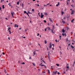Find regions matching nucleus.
<instances>
[{
    "mask_svg": "<svg viewBox=\"0 0 75 75\" xmlns=\"http://www.w3.org/2000/svg\"><path fill=\"white\" fill-rule=\"evenodd\" d=\"M66 68H67V69H68L67 70H68V69H69V65L68 64H67Z\"/></svg>",
    "mask_w": 75,
    "mask_h": 75,
    "instance_id": "obj_1",
    "label": "nucleus"
},
{
    "mask_svg": "<svg viewBox=\"0 0 75 75\" xmlns=\"http://www.w3.org/2000/svg\"><path fill=\"white\" fill-rule=\"evenodd\" d=\"M44 15H42V13H41V16H40V18H43L44 17Z\"/></svg>",
    "mask_w": 75,
    "mask_h": 75,
    "instance_id": "obj_2",
    "label": "nucleus"
},
{
    "mask_svg": "<svg viewBox=\"0 0 75 75\" xmlns=\"http://www.w3.org/2000/svg\"><path fill=\"white\" fill-rule=\"evenodd\" d=\"M57 71H56L55 72L54 71H53V73L54 74H54H55V75H56V74H57Z\"/></svg>",
    "mask_w": 75,
    "mask_h": 75,
    "instance_id": "obj_3",
    "label": "nucleus"
},
{
    "mask_svg": "<svg viewBox=\"0 0 75 75\" xmlns=\"http://www.w3.org/2000/svg\"><path fill=\"white\" fill-rule=\"evenodd\" d=\"M70 2V0H68L67 2V5H68L69 3Z\"/></svg>",
    "mask_w": 75,
    "mask_h": 75,
    "instance_id": "obj_4",
    "label": "nucleus"
},
{
    "mask_svg": "<svg viewBox=\"0 0 75 75\" xmlns=\"http://www.w3.org/2000/svg\"><path fill=\"white\" fill-rule=\"evenodd\" d=\"M74 10H71V14H74Z\"/></svg>",
    "mask_w": 75,
    "mask_h": 75,
    "instance_id": "obj_5",
    "label": "nucleus"
},
{
    "mask_svg": "<svg viewBox=\"0 0 75 75\" xmlns=\"http://www.w3.org/2000/svg\"><path fill=\"white\" fill-rule=\"evenodd\" d=\"M15 27L16 28V27H18V25H17V24H15Z\"/></svg>",
    "mask_w": 75,
    "mask_h": 75,
    "instance_id": "obj_6",
    "label": "nucleus"
},
{
    "mask_svg": "<svg viewBox=\"0 0 75 75\" xmlns=\"http://www.w3.org/2000/svg\"><path fill=\"white\" fill-rule=\"evenodd\" d=\"M39 65H40L42 67L43 66H44L45 68H47V67H46V65H41V64H39Z\"/></svg>",
    "mask_w": 75,
    "mask_h": 75,
    "instance_id": "obj_7",
    "label": "nucleus"
},
{
    "mask_svg": "<svg viewBox=\"0 0 75 75\" xmlns=\"http://www.w3.org/2000/svg\"><path fill=\"white\" fill-rule=\"evenodd\" d=\"M11 14L12 17H13V14L14 13V12H11Z\"/></svg>",
    "mask_w": 75,
    "mask_h": 75,
    "instance_id": "obj_8",
    "label": "nucleus"
},
{
    "mask_svg": "<svg viewBox=\"0 0 75 75\" xmlns=\"http://www.w3.org/2000/svg\"><path fill=\"white\" fill-rule=\"evenodd\" d=\"M50 30H51V31H52V33H55V32H53V31H54V29H51Z\"/></svg>",
    "mask_w": 75,
    "mask_h": 75,
    "instance_id": "obj_9",
    "label": "nucleus"
},
{
    "mask_svg": "<svg viewBox=\"0 0 75 75\" xmlns=\"http://www.w3.org/2000/svg\"><path fill=\"white\" fill-rule=\"evenodd\" d=\"M58 4H57L56 5V7L58 6V5L59 6V2H58Z\"/></svg>",
    "mask_w": 75,
    "mask_h": 75,
    "instance_id": "obj_10",
    "label": "nucleus"
},
{
    "mask_svg": "<svg viewBox=\"0 0 75 75\" xmlns=\"http://www.w3.org/2000/svg\"><path fill=\"white\" fill-rule=\"evenodd\" d=\"M62 32H63L64 33L65 32V31L64 30V29L62 30Z\"/></svg>",
    "mask_w": 75,
    "mask_h": 75,
    "instance_id": "obj_11",
    "label": "nucleus"
},
{
    "mask_svg": "<svg viewBox=\"0 0 75 75\" xmlns=\"http://www.w3.org/2000/svg\"><path fill=\"white\" fill-rule=\"evenodd\" d=\"M62 35L63 36H66V34L65 33H62Z\"/></svg>",
    "mask_w": 75,
    "mask_h": 75,
    "instance_id": "obj_12",
    "label": "nucleus"
},
{
    "mask_svg": "<svg viewBox=\"0 0 75 75\" xmlns=\"http://www.w3.org/2000/svg\"><path fill=\"white\" fill-rule=\"evenodd\" d=\"M44 14L45 15H46V16H47L48 15L47 13H46V12H44Z\"/></svg>",
    "mask_w": 75,
    "mask_h": 75,
    "instance_id": "obj_13",
    "label": "nucleus"
},
{
    "mask_svg": "<svg viewBox=\"0 0 75 75\" xmlns=\"http://www.w3.org/2000/svg\"><path fill=\"white\" fill-rule=\"evenodd\" d=\"M62 23H63L64 24V23H65V21H63V19H62Z\"/></svg>",
    "mask_w": 75,
    "mask_h": 75,
    "instance_id": "obj_14",
    "label": "nucleus"
},
{
    "mask_svg": "<svg viewBox=\"0 0 75 75\" xmlns=\"http://www.w3.org/2000/svg\"><path fill=\"white\" fill-rule=\"evenodd\" d=\"M55 29V28H54V26L53 25H52V30H54Z\"/></svg>",
    "mask_w": 75,
    "mask_h": 75,
    "instance_id": "obj_15",
    "label": "nucleus"
},
{
    "mask_svg": "<svg viewBox=\"0 0 75 75\" xmlns=\"http://www.w3.org/2000/svg\"><path fill=\"white\" fill-rule=\"evenodd\" d=\"M71 48H72V49L74 48V46H72V45H71Z\"/></svg>",
    "mask_w": 75,
    "mask_h": 75,
    "instance_id": "obj_16",
    "label": "nucleus"
},
{
    "mask_svg": "<svg viewBox=\"0 0 75 75\" xmlns=\"http://www.w3.org/2000/svg\"><path fill=\"white\" fill-rule=\"evenodd\" d=\"M47 29L48 28V30H51V29L49 27H47Z\"/></svg>",
    "mask_w": 75,
    "mask_h": 75,
    "instance_id": "obj_17",
    "label": "nucleus"
},
{
    "mask_svg": "<svg viewBox=\"0 0 75 75\" xmlns=\"http://www.w3.org/2000/svg\"><path fill=\"white\" fill-rule=\"evenodd\" d=\"M64 14V11H62V16L63 15V14Z\"/></svg>",
    "mask_w": 75,
    "mask_h": 75,
    "instance_id": "obj_18",
    "label": "nucleus"
},
{
    "mask_svg": "<svg viewBox=\"0 0 75 75\" xmlns=\"http://www.w3.org/2000/svg\"><path fill=\"white\" fill-rule=\"evenodd\" d=\"M4 71L5 74H7V71H6L5 70H4Z\"/></svg>",
    "mask_w": 75,
    "mask_h": 75,
    "instance_id": "obj_19",
    "label": "nucleus"
},
{
    "mask_svg": "<svg viewBox=\"0 0 75 75\" xmlns=\"http://www.w3.org/2000/svg\"><path fill=\"white\" fill-rule=\"evenodd\" d=\"M4 8H5L4 5H2V8H3V9H4Z\"/></svg>",
    "mask_w": 75,
    "mask_h": 75,
    "instance_id": "obj_20",
    "label": "nucleus"
},
{
    "mask_svg": "<svg viewBox=\"0 0 75 75\" xmlns=\"http://www.w3.org/2000/svg\"><path fill=\"white\" fill-rule=\"evenodd\" d=\"M49 20H50L51 22H52V23H53V21H52V20H51V18H49Z\"/></svg>",
    "mask_w": 75,
    "mask_h": 75,
    "instance_id": "obj_21",
    "label": "nucleus"
},
{
    "mask_svg": "<svg viewBox=\"0 0 75 75\" xmlns=\"http://www.w3.org/2000/svg\"><path fill=\"white\" fill-rule=\"evenodd\" d=\"M35 51H34L33 52V56H35Z\"/></svg>",
    "mask_w": 75,
    "mask_h": 75,
    "instance_id": "obj_22",
    "label": "nucleus"
},
{
    "mask_svg": "<svg viewBox=\"0 0 75 75\" xmlns=\"http://www.w3.org/2000/svg\"><path fill=\"white\" fill-rule=\"evenodd\" d=\"M45 44H47V40H45Z\"/></svg>",
    "mask_w": 75,
    "mask_h": 75,
    "instance_id": "obj_23",
    "label": "nucleus"
},
{
    "mask_svg": "<svg viewBox=\"0 0 75 75\" xmlns=\"http://www.w3.org/2000/svg\"><path fill=\"white\" fill-rule=\"evenodd\" d=\"M75 20V19H74L71 21V23H73V21H74Z\"/></svg>",
    "mask_w": 75,
    "mask_h": 75,
    "instance_id": "obj_24",
    "label": "nucleus"
},
{
    "mask_svg": "<svg viewBox=\"0 0 75 75\" xmlns=\"http://www.w3.org/2000/svg\"><path fill=\"white\" fill-rule=\"evenodd\" d=\"M19 3H20V2H19V1H18L17 2V4H18V5Z\"/></svg>",
    "mask_w": 75,
    "mask_h": 75,
    "instance_id": "obj_25",
    "label": "nucleus"
},
{
    "mask_svg": "<svg viewBox=\"0 0 75 75\" xmlns=\"http://www.w3.org/2000/svg\"><path fill=\"white\" fill-rule=\"evenodd\" d=\"M24 13L25 14H27V13L26 12V11H24Z\"/></svg>",
    "mask_w": 75,
    "mask_h": 75,
    "instance_id": "obj_26",
    "label": "nucleus"
},
{
    "mask_svg": "<svg viewBox=\"0 0 75 75\" xmlns=\"http://www.w3.org/2000/svg\"><path fill=\"white\" fill-rule=\"evenodd\" d=\"M56 65L57 66V67H59V64H56Z\"/></svg>",
    "mask_w": 75,
    "mask_h": 75,
    "instance_id": "obj_27",
    "label": "nucleus"
},
{
    "mask_svg": "<svg viewBox=\"0 0 75 75\" xmlns=\"http://www.w3.org/2000/svg\"><path fill=\"white\" fill-rule=\"evenodd\" d=\"M10 29H11V28H8V31H10Z\"/></svg>",
    "mask_w": 75,
    "mask_h": 75,
    "instance_id": "obj_28",
    "label": "nucleus"
},
{
    "mask_svg": "<svg viewBox=\"0 0 75 75\" xmlns=\"http://www.w3.org/2000/svg\"><path fill=\"white\" fill-rule=\"evenodd\" d=\"M48 71V72L49 74H50V70H47Z\"/></svg>",
    "mask_w": 75,
    "mask_h": 75,
    "instance_id": "obj_29",
    "label": "nucleus"
},
{
    "mask_svg": "<svg viewBox=\"0 0 75 75\" xmlns=\"http://www.w3.org/2000/svg\"><path fill=\"white\" fill-rule=\"evenodd\" d=\"M43 21L44 22V23H47V21H46L45 20H44Z\"/></svg>",
    "mask_w": 75,
    "mask_h": 75,
    "instance_id": "obj_30",
    "label": "nucleus"
},
{
    "mask_svg": "<svg viewBox=\"0 0 75 75\" xmlns=\"http://www.w3.org/2000/svg\"><path fill=\"white\" fill-rule=\"evenodd\" d=\"M50 47H52V45H51V43H50Z\"/></svg>",
    "mask_w": 75,
    "mask_h": 75,
    "instance_id": "obj_31",
    "label": "nucleus"
},
{
    "mask_svg": "<svg viewBox=\"0 0 75 75\" xmlns=\"http://www.w3.org/2000/svg\"><path fill=\"white\" fill-rule=\"evenodd\" d=\"M35 5H37V6L38 7L39 6H40V5H39V4H35Z\"/></svg>",
    "mask_w": 75,
    "mask_h": 75,
    "instance_id": "obj_32",
    "label": "nucleus"
},
{
    "mask_svg": "<svg viewBox=\"0 0 75 75\" xmlns=\"http://www.w3.org/2000/svg\"><path fill=\"white\" fill-rule=\"evenodd\" d=\"M32 64L33 66H35V65L34 63H32Z\"/></svg>",
    "mask_w": 75,
    "mask_h": 75,
    "instance_id": "obj_33",
    "label": "nucleus"
},
{
    "mask_svg": "<svg viewBox=\"0 0 75 75\" xmlns=\"http://www.w3.org/2000/svg\"><path fill=\"white\" fill-rule=\"evenodd\" d=\"M26 14H27V15H28V17H30V16H29V15H28V13H26Z\"/></svg>",
    "mask_w": 75,
    "mask_h": 75,
    "instance_id": "obj_34",
    "label": "nucleus"
},
{
    "mask_svg": "<svg viewBox=\"0 0 75 75\" xmlns=\"http://www.w3.org/2000/svg\"><path fill=\"white\" fill-rule=\"evenodd\" d=\"M32 11H34V9H32Z\"/></svg>",
    "mask_w": 75,
    "mask_h": 75,
    "instance_id": "obj_35",
    "label": "nucleus"
},
{
    "mask_svg": "<svg viewBox=\"0 0 75 75\" xmlns=\"http://www.w3.org/2000/svg\"><path fill=\"white\" fill-rule=\"evenodd\" d=\"M59 38H60V40H61V38L62 37H61V36H60L59 37Z\"/></svg>",
    "mask_w": 75,
    "mask_h": 75,
    "instance_id": "obj_36",
    "label": "nucleus"
},
{
    "mask_svg": "<svg viewBox=\"0 0 75 75\" xmlns=\"http://www.w3.org/2000/svg\"><path fill=\"white\" fill-rule=\"evenodd\" d=\"M55 41H56V42H58V41H57V40L56 39L55 40Z\"/></svg>",
    "mask_w": 75,
    "mask_h": 75,
    "instance_id": "obj_37",
    "label": "nucleus"
},
{
    "mask_svg": "<svg viewBox=\"0 0 75 75\" xmlns=\"http://www.w3.org/2000/svg\"><path fill=\"white\" fill-rule=\"evenodd\" d=\"M67 30H69V28H68V27H67Z\"/></svg>",
    "mask_w": 75,
    "mask_h": 75,
    "instance_id": "obj_38",
    "label": "nucleus"
},
{
    "mask_svg": "<svg viewBox=\"0 0 75 75\" xmlns=\"http://www.w3.org/2000/svg\"><path fill=\"white\" fill-rule=\"evenodd\" d=\"M47 28L45 29V31H47Z\"/></svg>",
    "mask_w": 75,
    "mask_h": 75,
    "instance_id": "obj_39",
    "label": "nucleus"
},
{
    "mask_svg": "<svg viewBox=\"0 0 75 75\" xmlns=\"http://www.w3.org/2000/svg\"><path fill=\"white\" fill-rule=\"evenodd\" d=\"M21 37L23 38L24 39L25 38V37H23V36H21Z\"/></svg>",
    "mask_w": 75,
    "mask_h": 75,
    "instance_id": "obj_40",
    "label": "nucleus"
},
{
    "mask_svg": "<svg viewBox=\"0 0 75 75\" xmlns=\"http://www.w3.org/2000/svg\"><path fill=\"white\" fill-rule=\"evenodd\" d=\"M29 59H31V57L30 56L29 58Z\"/></svg>",
    "mask_w": 75,
    "mask_h": 75,
    "instance_id": "obj_41",
    "label": "nucleus"
},
{
    "mask_svg": "<svg viewBox=\"0 0 75 75\" xmlns=\"http://www.w3.org/2000/svg\"><path fill=\"white\" fill-rule=\"evenodd\" d=\"M42 61L44 62V63L45 64V61H44V60H42Z\"/></svg>",
    "mask_w": 75,
    "mask_h": 75,
    "instance_id": "obj_42",
    "label": "nucleus"
},
{
    "mask_svg": "<svg viewBox=\"0 0 75 75\" xmlns=\"http://www.w3.org/2000/svg\"><path fill=\"white\" fill-rule=\"evenodd\" d=\"M2 54L3 55H4V54H5V53H4V52H2Z\"/></svg>",
    "mask_w": 75,
    "mask_h": 75,
    "instance_id": "obj_43",
    "label": "nucleus"
},
{
    "mask_svg": "<svg viewBox=\"0 0 75 75\" xmlns=\"http://www.w3.org/2000/svg\"><path fill=\"white\" fill-rule=\"evenodd\" d=\"M21 64H25V63L24 62H23L21 63Z\"/></svg>",
    "mask_w": 75,
    "mask_h": 75,
    "instance_id": "obj_44",
    "label": "nucleus"
},
{
    "mask_svg": "<svg viewBox=\"0 0 75 75\" xmlns=\"http://www.w3.org/2000/svg\"><path fill=\"white\" fill-rule=\"evenodd\" d=\"M48 58L50 59V56L49 55V54H48Z\"/></svg>",
    "mask_w": 75,
    "mask_h": 75,
    "instance_id": "obj_45",
    "label": "nucleus"
},
{
    "mask_svg": "<svg viewBox=\"0 0 75 75\" xmlns=\"http://www.w3.org/2000/svg\"><path fill=\"white\" fill-rule=\"evenodd\" d=\"M60 73H59V72H58L57 73V74H58V75H59V74H60Z\"/></svg>",
    "mask_w": 75,
    "mask_h": 75,
    "instance_id": "obj_46",
    "label": "nucleus"
},
{
    "mask_svg": "<svg viewBox=\"0 0 75 75\" xmlns=\"http://www.w3.org/2000/svg\"><path fill=\"white\" fill-rule=\"evenodd\" d=\"M65 18H66L65 17H64L63 18L64 20H65Z\"/></svg>",
    "mask_w": 75,
    "mask_h": 75,
    "instance_id": "obj_47",
    "label": "nucleus"
},
{
    "mask_svg": "<svg viewBox=\"0 0 75 75\" xmlns=\"http://www.w3.org/2000/svg\"><path fill=\"white\" fill-rule=\"evenodd\" d=\"M52 45L53 46V47H54V45L53 44H52Z\"/></svg>",
    "mask_w": 75,
    "mask_h": 75,
    "instance_id": "obj_48",
    "label": "nucleus"
},
{
    "mask_svg": "<svg viewBox=\"0 0 75 75\" xmlns=\"http://www.w3.org/2000/svg\"><path fill=\"white\" fill-rule=\"evenodd\" d=\"M49 47L50 48V49L52 47H51L50 46H49Z\"/></svg>",
    "mask_w": 75,
    "mask_h": 75,
    "instance_id": "obj_49",
    "label": "nucleus"
},
{
    "mask_svg": "<svg viewBox=\"0 0 75 75\" xmlns=\"http://www.w3.org/2000/svg\"><path fill=\"white\" fill-rule=\"evenodd\" d=\"M47 51H48V47H47Z\"/></svg>",
    "mask_w": 75,
    "mask_h": 75,
    "instance_id": "obj_50",
    "label": "nucleus"
},
{
    "mask_svg": "<svg viewBox=\"0 0 75 75\" xmlns=\"http://www.w3.org/2000/svg\"><path fill=\"white\" fill-rule=\"evenodd\" d=\"M40 35V34L39 33H38L37 35V36H38V35Z\"/></svg>",
    "mask_w": 75,
    "mask_h": 75,
    "instance_id": "obj_51",
    "label": "nucleus"
},
{
    "mask_svg": "<svg viewBox=\"0 0 75 75\" xmlns=\"http://www.w3.org/2000/svg\"><path fill=\"white\" fill-rule=\"evenodd\" d=\"M44 6L45 7V6H47V5H44Z\"/></svg>",
    "mask_w": 75,
    "mask_h": 75,
    "instance_id": "obj_52",
    "label": "nucleus"
},
{
    "mask_svg": "<svg viewBox=\"0 0 75 75\" xmlns=\"http://www.w3.org/2000/svg\"><path fill=\"white\" fill-rule=\"evenodd\" d=\"M8 38L9 40H10V38H9V37Z\"/></svg>",
    "mask_w": 75,
    "mask_h": 75,
    "instance_id": "obj_53",
    "label": "nucleus"
},
{
    "mask_svg": "<svg viewBox=\"0 0 75 75\" xmlns=\"http://www.w3.org/2000/svg\"><path fill=\"white\" fill-rule=\"evenodd\" d=\"M16 7H18V8H19V7H18V6H16Z\"/></svg>",
    "mask_w": 75,
    "mask_h": 75,
    "instance_id": "obj_54",
    "label": "nucleus"
},
{
    "mask_svg": "<svg viewBox=\"0 0 75 75\" xmlns=\"http://www.w3.org/2000/svg\"><path fill=\"white\" fill-rule=\"evenodd\" d=\"M52 50H54V47H53L52 48Z\"/></svg>",
    "mask_w": 75,
    "mask_h": 75,
    "instance_id": "obj_55",
    "label": "nucleus"
},
{
    "mask_svg": "<svg viewBox=\"0 0 75 75\" xmlns=\"http://www.w3.org/2000/svg\"><path fill=\"white\" fill-rule=\"evenodd\" d=\"M59 48H61V47L60 46L59 47Z\"/></svg>",
    "mask_w": 75,
    "mask_h": 75,
    "instance_id": "obj_56",
    "label": "nucleus"
},
{
    "mask_svg": "<svg viewBox=\"0 0 75 75\" xmlns=\"http://www.w3.org/2000/svg\"><path fill=\"white\" fill-rule=\"evenodd\" d=\"M1 0V3H2L3 2V0Z\"/></svg>",
    "mask_w": 75,
    "mask_h": 75,
    "instance_id": "obj_57",
    "label": "nucleus"
},
{
    "mask_svg": "<svg viewBox=\"0 0 75 75\" xmlns=\"http://www.w3.org/2000/svg\"><path fill=\"white\" fill-rule=\"evenodd\" d=\"M35 1V0H33V1Z\"/></svg>",
    "mask_w": 75,
    "mask_h": 75,
    "instance_id": "obj_58",
    "label": "nucleus"
},
{
    "mask_svg": "<svg viewBox=\"0 0 75 75\" xmlns=\"http://www.w3.org/2000/svg\"><path fill=\"white\" fill-rule=\"evenodd\" d=\"M49 4H50V3H49V4H47V5H49Z\"/></svg>",
    "mask_w": 75,
    "mask_h": 75,
    "instance_id": "obj_59",
    "label": "nucleus"
},
{
    "mask_svg": "<svg viewBox=\"0 0 75 75\" xmlns=\"http://www.w3.org/2000/svg\"><path fill=\"white\" fill-rule=\"evenodd\" d=\"M22 7H23V4H22Z\"/></svg>",
    "mask_w": 75,
    "mask_h": 75,
    "instance_id": "obj_60",
    "label": "nucleus"
},
{
    "mask_svg": "<svg viewBox=\"0 0 75 75\" xmlns=\"http://www.w3.org/2000/svg\"><path fill=\"white\" fill-rule=\"evenodd\" d=\"M64 74H65V71H64Z\"/></svg>",
    "mask_w": 75,
    "mask_h": 75,
    "instance_id": "obj_61",
    "label": "nucleus"
},
{
    "mask_svg": "<svg viewBox=\"0 0 75 75\" xmlns=\"http://www.w3.org/2000/svg\"><path fill=\"white\" fill-rule=\"evenodd\" d=\"M6 20H8L7 18H6Z\"/></svg>",
    "mask_w": 75,
    "mask_h": 75,
    "instance_id": "obj_62",
    "label": "nucleus"
},
{
    "mask_svg": "<svg viewBox=\"0 0 75 75\" xmlns=\"http://www.w3.org/2000/svg\"><path fill=\"white\" fill-rule=\"evenodd\" d=\"M48 25H50V24H49V23H48Z\"/></svg>",
    "mask_w": 75,
    "mask_h": 75,
    "instance_id": "obj_63",
    "label": "nucleus"
},
{
    "mask_svg": "<svg viewBox=\"0 0 75 75\" xmlns=\"http://www.w3.org/2000/svg\"><path fill=\"white\" fill-rule=\"evenodd\" d=\"M6 75H9L8 74H6Z\"/></svg>",
    "mask_w": 75,
    "mask_h": 75,
    "instance_id": "obj_64",
    "label": "nucleus"
}]
</instances>
